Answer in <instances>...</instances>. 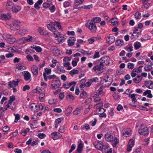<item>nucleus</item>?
<instances>
[{
	"label": "nucleus",
	"instance_id": "c756f323",
	"mask_svg": "<svg viewBox=\"0 0 153 153\" xmlns=\"http://www.w3.org/2000/svg\"><path fill=\"white\" fill-rule=\"evenodd\" d=\"M115 43L117 46H121L124 43L123 40L120 39H118L116 40Z\"/></svg>",
	"mask_w": 153,
	"mask_h": 153
},
{
	"label": "nucleus",
	"instance_id": "cd10ccee",
	"mask_svg": "<svg viewBox=\"0 0 153 153\" xmlns=\"http://www.w3.org/2000/svg\"><path fill=\"white\" fill-rule=\"evenodd\" d=\"M142 79V77L140 75H138L136 78L133 79V81L136 83H138L140 82Z\"/></svg>",
	"mask_w": 153,
	"mask_h": 153
},
{
	"label": "nucleus",
	"instance_id": "8fccbe9b",
	"mask_svg": "<svg viewBox=\"0 0 153 153\" xmlns=\"http://www.w3.org/2000/svg\"><path fill=\"white\" fill-rule=\"evenodd\" d=\"M150 138H145L143 141V144L145 146L147 145L149 143Z\"/></svg>",
	"mask_w": 153,
	"mask_h": 153
},
{
	"label": "nucleus",
	"instance_id": "9d476101",
	"mask_svg": "<svg viewBox=\"0 0 153 153\" xmlns=\"http://www.w3.org/2000/svg\"><path fill=\"white\" fill-rule=\"evenodd\" d=\"M22 74L24 79L26 81H31V74L29 72L27 71H24L23 72Z\"/></svg>",
	"mask_w": 153,
	"mask_h": 153
},
{
	"label": "nucleus",
	"instance_id": "de8ad7c7",
	"mask_svg": "<svg viewBox=\"0 0 153 153\" xmlns=\"http://www.w3.org/2000/svg\"><path fill=\"white\" fill-rule=\"evenodd\" d=\"M128 68L131 69H133L134 66V65L132 63L129 62L128 63Z\"/></svg>",
	"mask_w": 153,
	"mask_h": 153
},
{
	"label": "nucleus",
	"instance_id": "6e6552de",
	"mask_svg": "<svg viewBox=\"0 0 153 153\" xmlns=\"http://www.w3.org/2000/svg\"><path fill=\"white\" fill-rule=\"evenodd\" d=\"M76 83V82L75 81H72L71 82H66L63 84V86L65 89H68L71 86H75Z\"/></svg>",
	"mask_w": 153,
	"mask_h": 153
},
{
	"label": "nucleus",
	"instance_id": "e2e57ef3",
	"mask_svg": "<svg viewBox=\"0 0 153 153\" xmlns=\"http://www.w3.org/2000/svg\"><path fill=\"white\" fill-rule=\"evenodd\" d=\"M72 58L71 57H65L63 59V61L64 62H66L67 61H70L71 59Z\"/></svg>",
	"mask_w": 153,
	"mask_h": 153
},
{
	"label": "nucleus",
	"instance_id": "864d4df0",
	"mask_svg": "<svg viewBox=\"0 0 153 153\" xmlns=\"http://www.w3.org/2000/svg\"><path fill=\"white\" fill-rule=\"evenodd\" d=\"M37 136L39 138L42 139L46 137V135L43 133H39L38 134Z\"/></svg>",
	"mask_w": 153,
	"mask_h": 153
},
{
	"label": "nucleus",
	"instance_id": "603ef678",
	"mask_svg": "<svg viewBox=\"0 0 153 153\" xmlns=\"http://www.w3.org/2000/svg\"><path fill=\"white\" fill-rule=\"evenodd\" d=\"M14 115H15V122L16 123L20 119V116L19 114H14Z\"/></svg>",
	"mask_w": 153,
	"mask_h": 153
},
{
	"label": "nucleus",
	"instance_id": "c85d7f7f",
	"mask_svg": "<svg viewBox=\"0 0 153 153\" xmlns=\"http://www.w3.org/2000/svg\"><path fill=\"white\" fill-rule=\"evenodd\" d=\"M101 20V18L99 17H96L92 19L90 21L95 24V23L99 22Z\"/></svg>",
	"mask_w": 153,
	"mask_h": 153
},
{
	"label": "nucleus",
	"instance_id": "49530a36",
	"mask_svg": "<svg viewBox=\"0 0 153 153\" xmlns=\"http://www.w3.org/2000/svg\"><path fill=\"white\" fill-rule=\"evenodd\" d=\"M36 92L39 93H42L43 92V90L44 89H43L39 87H37L36 88Z\"/></svg>",
	"mask_w": 153,
	"mask_h": 153
},
{
	"label": "nucleus",
	"instance_id": "473e14b6",
	"mask_svg": "<svg viewBox=\"0 0 153 153\" xmlns=\"http://www.w3.org/2000/svg\"><path fill=\"white\" fill-rule=\"evenodd\" d=\"M134 46L135 49L137 50L139 49L141 47V44L140 42H137L134 43Z\"/></svg>",
	"mask_w": 153,
	"mask_h": 153
},
{
	"label": "nucleus",
	"instance_id": "412c9836",
	"mask_svg": "<svg viewBox=\"0 0 153 153\" xmlns=\"http://www.w3.org/2000/svg\"><path fill=\"white\" fill-rule=\"evenodd\" d=\"M115 40V37L113 35H110L108 37V39L107 41L108 43L111 44L113 43Z\"/></svg>",
	"mask_w": 153,
	"mask_h": 153
},
{
	"label": "nucleus",
	"instance_id": "f8f14e48",
	"mask_svg": "<svg viewBox=\"0 0 153 153\" xmlns=\"http://www.w3.org/2000/svg\"><path fill=\"white\" fill-rule=\"evenodd\" d=\"M13 7H14V4L11 1H9L7 3L5 8L8 11L12 10Z\"/></svg>",
	"mask_w": 153,
	"mask_h": 153
},
{
	"label": "nucleus",
	"instance_id": "774afa93",
	"mask_svg": "<svg viewBox=\"0 0 153 153\" xmlns=\"http://www.w3.org/2000/svg\"><path fill=\"white\" fill-rule=\"evenodd\" d=\"M141 151V147L137 148L133 152V153H140Z\"/></svg>",
	"mask_w": 153,
	"mask_h": 153
},
{
	"label": "nucleus",
	"instance_id": "393cba45",
	"mask_svg": "<svg viewBox=\"0 0 153 153\" xmlns=\"http://www.w3.org/2000/svg\"><path fill=\"white\" fill-rule=\"evenodd\" d=\"M67 100L68 102H72L74 100V97L71 94H68L66 97Z\"/></svg>",
	"mask_w": 153,
	"mask_h": 153
},
{
	"label": "nucleus",
	"instance_id": "f03ea898",
	"mask_svg": "<svg viewBox=\"0 0 153 153\" xmlns=\"http://www.w3.org/2000/svg\"><path fill=\"white\" fill-rule=\"evenodd\" d=\"M21 23L20 21L17 19L13 20L10 25V29L13 31L18 30Z\"/></svg>",
	"mask_w": 153,
	"mask_h": 153
},
{
	"label": "nucleus",
	"instance_id": "7ed1b4c3",
	"mask_svg": "<svg viewBox=\"0 0 153 153\" xmlns=\"http://www.w3.org/2000/svg\"><path fill=\"white\" fill-rule=\"evenodd\" d=\"M85 26L88 28L92 32H95L97 30V27L95 24L89 20L86 23Z\"/></svg>",
	"mask_w": 153,
	"mask_h": 153
},
{
	"label": "nucleus",
	"instance_id": "f257e3e1",
	"mask_svg": "<svg viewBox=\"0 0 153 153\" xmlns=\"http://www.w3.org/2000/svg\"><path fill=\"white\" fill-rule=\"evenodd\" d=\"M47 28L53 33V36L56 38L60 37L61 39H59V42H63L65 41V39L63 36V35L60 34L56 30L55 24L53 22H51L47 25Z\"/></svg>",
	"mask_w": 153,
	"mask_h": 153
},
{
	"label": "nucleus",
	"instance_id": "f3484780",
	"mask_svg": "<svg viewBox=\"0 0 153 153\" xmlns=\"http://www.w3.org/2000/svg\"><path fill=\"white\" fill-rule=\"evenodd\" d=\"M31 71L33 74L36 76L38 75V68L35 65H33L31 67Z\"/></svg>",
	"mask_w": 153,
	"mask_h": 153
},
{
	"label": "nucleus",
	"instance_id": "37998d69",
	"mask_svg": "<svg viewBox=\"0 0 153 153\" xmlns=\"http://www.w3.org/2000/svg\"><path fill=\"white\" fill-rule=\"evenodd\" d=\"M56 100H54L53 98H51L50 99L48 100V103L50 104H53L56 103Z\"/></svg>",
	"mask_w": 153,
	"mask_h": 153
},
{
	"label": "nucleus",
	"instance_id": "c03bdc74",
	"mask_svg": "<svg viewBox=\"0 0 153 153\" xmlns=\"http://www.w3.org/2000/svg\"><path fill=\"white\" fill-rule=\"evenodd\" d=\"M15 97L14 96L10 97V100L8 101V104H11L12 102L15 100Z\"/></svg>",
	"mask_w": 153,
	"mask_h": 153
},
{
	"label": "nucleus",
	"instance_id": "6e6d98bb",
	"mask_svg": "<svg viewBox=\"0 0 153 153\" xmlns=\"http://www.w3.org/2000/svg\"><path fill=\"white\" fill-rule=\"evenodd\" d=\"M134 140L133 139H131L129 140L128 145H129V146H133L134 145Z\"/></svg>",
	"mask_w": 153,
	"mask_h": 153
},
{
	"label": "nucleus",
	"instance_id": "2f4dec72",
	"mask_svg": "<svg viewBox=\"0 0 153 153\" xmlns=\"http://www.w3.org/2000/svg\"><path fill=\"white\" fill-rule=\"evenodd\" d=\"M93 145L96 148L100 150H102L103 149L102 146H100L96 143H94Z\"/></svg>",
	"mask_w": 153,
	"mask_h": 153
},
{
	"label": "nucleus",
	"instance_id": "4468645a",
	"mask_svg": "<svg viewBox=\"0 0 153 153\" xmlns=\"http://www.w3.org/2000/svg\"><path fill=\"white\" fill-rule=\"evenodd\" d=\"M122 133L124 136L127 137L131 135V130L130 128L123 129Z\"/></svg>",
	"mask_w": 153,
	"mask_h": 153
},
{
	"label": "nucleus",
	"instance_id": "7c9ffc66",
	"mask_svg": "<svg viewBox=\"0 0 153 153\" xmlns=\"http://www.w3.org/2000/svg\"><path fill=\"white\" fill-rule=\"evenodd\" d=\"M97 109L96 111V113L97 114H99L101 113H104L105 110L103 108H97Z\"/></svg>",
	"mask_w": 153,
	"mask_h": 153
},
{
	"label": "nucleus",
	"instance_id": "0eeeda50",
	"mask_svg": "<svg viewBox=\"0 0 153 153\" xmlns=\"http://www.w3.org/2000/svg\"><path fill=\"white\" fill-rule=\"evenodd\" d=\"M100 65L103 66L105 65H108L111 60L110 58L107 56H104L102 57L100 60Z\"/></svg>",
	"mask_w": 153,
	"mask_h": 153
},
{
	"label": "nucleus",
	"instance_id": "052dcab7",
	"mask_svg": "<svg viewBox=\"0 0 153 153\" xmlns=\"http://www.w3.org/2000/svg\"><path fill=\"white\" fill-rule=\"evenodd\" d=\"M57 69L58 70L62 73H64L65 71L64 68L62 67H60L59 66L57 68Z\"/></svg>",
	"mask_w": 153,
	"mask_h": 153
},
{
	"label": "nucleus",
	"instance_id": "4be33fe9",
	"mask_svg": "<svg viewBox=\"0 0 153 153\" xmlns=\"http://www.w3.org/2000/svg\"><path fill=\"white\" fill-rule=\"evenodd\" d=\"M25 39L26 43L33 42L35 40V38L30 35H28L27 37H25Z\"/></svg>",
	"mask_w": 153,
	"mask_h": 153
},
{
	"label": "nucleus",
	"instance_id": "e433bc0d",
	"mask_svg": "<svg viewBox=\"0 0 153 153\" xmlns=\"http://www.w3.org/2000/svg\"><path fill=\"white\" fill-rule=\"evenodd\" d=\"M129 97L131 99L132 102L133 103H135L137 102V100L135 97H134V94H129Z\"/></svg>",
	"mask_w": 153,
	"mask_h": 153
},
{
	"label": "nucleus",
	"instance_id": "3c124183",
	"mask_svg": "<svg viewBox=\"0 0 153 153\" xmlns=\"http://www.w3.org/2000/svg\"><path fill=\"white\" fill-rule=\"evenodd\" d=\"M102 87H100V88L99 89L98 92H97L95 94L96 95H99L101 94L102 93Z\"/></svg>",
	"mask_w": 153,
	"mask_h": 153
},
{
	"label": "nucleus",
	"instance_id": "a878e982",
	"mask_svg": "<svg viewBox=\"0 0 153 153\" xmlns=\"http://www.w3.org/2000/svg\"><path fill=\"white\" fill-rule=\"evenodd\" d=\"M110 22L113 25H117L118 22L117 19L115 18L111 19L110 20Z\"/></svg>",
	"mask_w": 153,
	"mask_h": 153
},
{
	"label": "nucleus",
	"instance_id": "5701e85b",
	"mask_svg": "<svg viewBox=\"0 0 153 153\" xmlns=\"http://www.w3.org/2000/svg\"><path fill=\"white\" fill-rule=\"evenodd\" d=\"M16 41V43L19 44H22L26 43L25 37H22L17 39Z\"/></svg>",
	"mask_w": 153,
	"mask_h": 153
},
{
	"label": "nucleus",
	"instance_id": "a19ab883",
	"mask_svg": "<svg viewBox=\"0 0 153 153\" xmlns=\"http://www.w3.org/2000/svg\"><path fill=\"white\" fill-rule=\"evenodd\" d=\"M84 0H75L74 3L76 5L78 6L82 3Z\"/></svg>",
	"mask_w": 153,
	"mask_h": 153
},
{
	"label": "nucleus",
	"instance_id": "f704fd0d",
	"mask_svg": "<svg viewBox=\"0 0 153 153\" xmlns=\"http://www.w3.org/2000/svg\"><path fill=\"white\" fill-rule=\"evenodd\" d=\"M26 67L24 66L23 65H22L20 64H18L17 65L16 67V68L20 70L22 69H23V70H25L26 69Z\"/></svg>",
	"mask_w": 153,
	"mask_h": 153
},
{
	"label": "nucleus",
	"instance_id": "338daca9",
	"mask_svg": "<svg viewBox=\"0 0 153 153\" xmlns=\"http://www.w3.org/2000/svg\"><path fill=\"white\" fill-rule=\"evenodd\" d=\"M42 6L44 8H48L50 6V4L49 3L45 2L43 3Z\"/></svg>",
	"mask_w": 153,
	"mask_h": 153
},
{
	"label": "nucleus",
	"instance_id": "c9c22d12",
	"mask_svg": "<svg viewBox=\"0 0 153 153\" xmlns=\"http://www.w3.org/2000/svg\"><path fill=\"white\" fill-rule=\"evenodd\" d=\"M45 96V94L43 93H41L39 95V101L41 102H43L44 101V98Z\"/></svg>",
	"mask_w": 153,
	"mask_h": 153
},
{
	"label": "nucleus",
	"instance_id": "423d86ee",
	"mask_svg": "<svg viewBox=\"0 0 153 153\" xmlns=\"http://www.w3.org/2000/svg\"><path fill=\"white\" fill-rule=\"evenodd\" d=\"M61 80L59 78H56L55 80H53L51 84V86L52 88L56 89L59 88L61 86Z\"/></svg>",
	"mask_w": 153,
	"mask_h": 153
},
{
	"label": "nucleus",
	"instance_id": "ddd939ff",
	"mask_svg": "<svg viewBox=\"0 0 153 153\" xmlns=\"http://www.w3.org/2000/svg\"><path fill=\"white\" fill-rule=\"evenodd\" d=\"M29 108L31 111L34 112L38 111V106L35 103H33L30 105Z\"/></svg>",
	"mask_w": 153,
	"mask_h": 153
},
{
	"label": "nucleus",
	"instance_id": "4d7b16f0",
	"mask_svg": "<svg viewBox=\"0 0 153 153\" xmlns=\"http://www.w3.org/2000/svg\"><path fill=\"white\" fill-rule=\"evenodd\" d=\"M102 106L103 103L101 102H100L97 104L95 105V107L97 109L102 108Z\"/></svg>",
	"mask_w": 153,
	"mask_h": 153
},
{
	"label": "nucleus",
	"instance_id": "39448f33",
	"mask_svg": "<svg viewBox=\"0 0 153 153\" xmlns=\"http://www.w3.org/2000/svg\"><path fill=\"white\" fill-rule=\"evenodd\" d=\"M4 36L5 40L8 43L12 44L16 42V39L9 34L5 33Z\"/></svg>",
	"mask_w": 153,
	"mask_h": 153
},
{
	"label": "nucleus",
	"instance_id": "ea45409f",
	"mask_svg": "<svg viewBox=\"0 0 153 153\" xmlns=\"http://www.w3.org/2000/svg\"><path fill=\"white\" fill-rule=\"evenodd\" d=\"M65 130V125L61 126L59 129L58 131L61 133H64Z\"/></svg>",
	"mask_w": 153,
	"mask_h": 153
},
{
	"label": "nucleus",
	"instance_id": "79ce46f5",
	"mask_svg": "<svg viewBox=\"0 0 153 153\" xmlns=\"http://www.w3.org/2000/svg\"><path fill=\"white\" fill-rule=\"evenodd\" d=\"M81 111V109L78 108H76V109L73 111V113L74 115H76L79 113Z\"/></svg>",
	"mask_w": 153,
	"mask_h": 153
},
{
	"label": "nucleus",
	"instance_id": "72a5a7b5",
	"mask_svg": "<svg viewBox=\"0 0 153 153\" xmlns=\"http://www.w3.org/2000/svg\"><path fill=\"white\" fill-rule=\"evenodd\" d=\"M87 97V93L85 91H83L80 94V97L81 98H85Z\"/></svg>",
	"mask_w": 153,
	"mask_h": 153
},
{
	"label": "nucleus",
	"instance_id": "b1692460",
	"mask_svg": "<svg viewBox=\"0 0 153 153\" xmlns=\"http://www.w3.org/2000/svg\"><path fill=\"white\" fill-rule=\"evenodd\" d=\"M103 69V66L102 65H97L94 66L93 68V70L95 71H101Z\"/></svg>",
	"mask_w": 153,
	"mask_h": 153
},
{
	"label": "nucleus",
	"instance_id": "aec40b11",
	"mask_svg": "<svg viewBox=\"0 0 153 153\" xmlns=\"http://www.w3.org/2000/svg\"><path fill=\"white\" fill-rule=\"evenodd\" d=\"M111 142L113 146L114 147H115L119 143V140L117 137H115L114 139L112 140V141H111Z\"/></svg>",
	"mask_w": 153,
	"mask_h": 153
},
{
	"label": "nucleus",
	"instance_id": "20e7f679",
	"mask_svg": "<svg viewBox=\"0 0 153 153\" xmlns=\"http://www.w3.org/2000/svg\"><path fill=\"white\" fill-rule=\"evenodd\" d=\"M138 132L141 135H147L149 134V131L146 126L144 125H141L139 128Z\"/></svg>",
	"mask_w": 153,
	"mask_h": 153
},
{
	"label": "nucleus",
	"instance_id": "2eb2a0df",
	"mask_svg": "<svg viewBox=\"0 0 153 153\" xmlns=\"http://www.w3.org/2000/svg\"><path fill=\"white\" fill-rule=\"evenodd\" d=\"M2 20H7L10 19L11 17V14L8 13L7 14H2L0 16Z\"/></svg>",
	"mask_w": 153,
	"mask_h": 153
},
{
	"label": "nucleus",
	"instance_id": "bb28decb",
	"mask_svg": "<svg viewBox=\"0 0 153 153\" xmlns=\"http://www.w3.org/2000/svg\"><path fill=\"white\" fill-rule=\"evenodd\" d=\"M21 9V7L19 6H16L13 7L12 11L13 13H16L20 11Z\"/></svg>",
	"mask_w": 153,
	"mask_h": 153
},
{
	"label": "nucleus",
	"instance_id": "58836bf2",
	"mask_svg": "<svg viewBox=\"0 0 153 153\" xmlns=\"http://www.w3.org/2000/svg\"><path fill=\"white\" fill-rule=\"evenodd\" d=\"M83 148L82 144V143H79L78 145L77 148V151L79 153H80L82 150V148Z\"/></svg>",
	"mask_w": 153,
	"mask_h": 153
},
{
	"label": "nucleus",
	"instance_id": "dca6fc26",
	"mask_svg": "<svg viewBox=\"0 0 153 153\" xmlns=\"http://www.w3.org/2000/svg\"><path fill=\"white\" fill-rule=\"evenodd\" d=\"M45 73H44L43 74V75L44 76V80L47 81V77L46 76V74L49 75L51 73V69L48 68H45Z\"/></svg>",
	"mask_w": 153,
	"mask_h": 153
},
{
	"label": "nucleus",
	"instance_id": "4c0bfd02",
	"mask_svg": "<svg viewBox=\"0 0 153 153\" xmlns=\"http://www.w3.org/2000/svg\"><path fill=\"white\" fill-rule=\"evenodd\" d=\"M79 73V71L77 70L73 69L70 72V74L73 76L74 74Z\"/></svg>",
	"mask_w": 153,
	"mask_h": 153
},
{
	"label": "nucleus",
	"instance_id": "bf43d9fd",
	"mask_svg": "<svg viewBox=\"0 0 153 153\" xmlns=\"http://www.w3.org/2000/svg\"><path fill=\"white\" fill-rule=\"evenodd\" d=\"M63 120V118H59L56 120L55 122L56 124H59Z\"/></svg>",
	"mask_w": 153,
	"mask_h": 153
},
{
	"label": "nucleus",
	"instance_id": "a211bd4d",
	"mask_svg": "<svg viewBox=\"0 0 153 153\" xmlns=\"http://www.w3.org/2000/svg\"><path fill=\"white\" fill-rule=\"evenodd\" d=\"M28 32V30L26 28H22L20 29L19 31V34L21 36H24L27 32Z\"/></svg>",
	"mask_w": 153,
	"mask_h": 153
},
{
	"label": "nucleus",
	"instance_id": "a18cd8bd",
	"mask_svg": "<svg viewBox=\"0 0 153 153\" xmlns=\"http://www.w3.org/2000/svg\"><path fill=\"white\" fill-rule=\"evenodd\" d=\"M38 31L40 35H43L44 34V32H43L42 28V27H38Z\"/></svg>",
	"mask_w": 153,
	"mask_h": 153
},
{
	"label": "nucleus",
	"instance_id": "9b49d317",
	"mask_svg": "<svg viewBox=\"0 0 153 153\" xmlns=\"http://www.w3.org/2000/svg\"><path fill=\"white\" fill-rule=\"evenodd\" d=\"M115 137V136H113L108 133H107L105 135V140L108 142H110Z\"/></svg>",
	"mask_w": 153,
	"mask_h": 153
},
{
	"label": "nucleus",
	"instance_id": "69168bd1",
	"mask_svg": "<svg viewBox=\"0 0 153 153\" xmlns=\"http://www.w3.org/2000/svg\"><path fill=\"white\" fill-rule=\"evenodd\" d=\"M49 10L51 12H53L55 11L56 8L54 5H53L49 7Z\"/></svg>",
	"mask_w": 153,
	"mask_h": 153
},
{
	"label": "nucleus",
	"instance_id": "1a4fd4ad",
	"mask_svg": "<svg viewBox=\"0 0 153 153\" xmlns=\"http://www.w3.org/2000/svg\"><path fill=\"white\" fill-rule=\"evenodd\" d=\"M51 136L53 139L56 140L61 138L62 137V135L59 132L55 131L51 134Z\"/></svg>",
	"mask_w": 153,
	"mask_h": 153
},
{
	"label": "nucleus",
	"instance_id": "680f3d73",
	"mask_svg": "<svg viewBox=\"0 0 153 153\" xmlns=\"http://www.w3.org/2000/svg\"><path fill=\"white\" fill-rule=\"evenodd\" d=\"M53 111L55 112L61 113L62 111V110L60 108H54Z\"/></svg>",
	"mask_w": 153,
	"mask_h": 153
},
{
	"label": "nucleus",
	"instance_id": "6ab92c4d",
	"mask_svg": "<svg viewBox=\"0 0 153 153\" xmlns=\"http://www.w3.org/2000/svg\"><path fill=\"white\" fill-rule=\"evenodd\" d=\"M76 40V39L74 37H70L68 40V42L69 46H71L74 45Z\"/></svg>",
	"mask_w": 153,
	"mask_h": 153
},
{
	"label": "nucleus",
	"instance_id": "5fc2aeb1",
	"mask_svg": "<svg viewBox=\"0 0 153 153\" xmlns=\"http://www.w3.org/2000/svg\"><path fill=\"white\" fill-rule=\"evenodd\" d=\"M141 14L139 12H136L135 14V18L137 19H139L141 17Z\"/></svg>",
	"mask_w": 153,
	"mask_h": 153
},
{
	"label": "nucleus",
	"instance_id": "09e8293b",
	"mask_svg": "<svg viewBox=\"0 0 153 153\" xmlns=\"http://www.w3.org/2000/svg\"><path fill=\"white\" fill-rule=\"evenodd\" d=\"M142 71V69L138 67L137 69L134 68L133 69L132 72L137 73L141 72Z\"/></svg>",
	"mask_w": 153,
	"mask_h": 153
},
{
	"label": "nucleus",
	"instance_id": "13d9d810",
	"mask_svg": "<svg viewBox=\"0 0 153 153\" xmlns=\"http://www.w3.org/2000/svg\"><path fill=\"white\" fill-rule=\"evenodd\" d=\"M95 40L94 37H92L90 39H88V41L90 44H92Z\"/></svg>",
	"mask_w": 153,
	"mask_h": 153
},
{
	"label": "nucleus",
	"instance_id": "0e129e2a",
	"mask_svg": "<svg viewBox=\"0 0 153 153\" xmlns=\"http://www.w3.org/2000/svg\"><path fill=\"white\" fill-rule=\"evenodd\" d=\"M113 97L114 98V99L116 100H118L120 98V96L116 94H114L113 95Z\"/></svg>",
	"mask_w": 153,
	"mask_h": 153
}]
</instances>
